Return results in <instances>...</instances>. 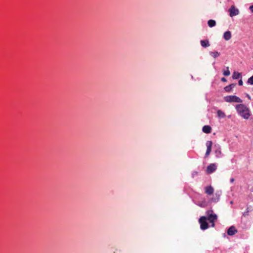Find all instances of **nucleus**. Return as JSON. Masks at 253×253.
Masks as SVG:
<instances>
[{
  "mask_svg": "<svg viewBox=\"0 0 253 253\" xmlns=\"http://www.w3.org/2000/svg\"><path fill=\"white\" fill-rule=\"evenodd\" d=\"M235 108L238 114L245 119H248L251 115L250 109L243 104L237 105Z\"/></svg>",
  "mask_w": 253,
  "mask_h": 253,
  "instance_id": "1",
  "label": "nucleus"
},
{
  "mask_svg": "<svg viewBox=\"0 0 253 253\" xmlns=\"http://www.w3.org/2000/svg\"><path fill=\"white\" fill-rule=\"evenodd\" d=\"M224 100L225 101L228 103H242L243 102L241 98L235 95H228L225 96L224 97Z\"/></svg>",
  "mask_w": 253,
  "mask_h": 253,
  "instance_id": "2",
  "label": "nucleus"
},
{
  "mask_svg": "<svg viewBox=\"0 0 253 253\" xmlns=\"http://www.w3.org/2000/svg\"><path fill=\"white\" fill-rule=\"evenodd\" d=\"M208 215V219L209 221L212 223L211 226L213 227L214 226V222L217 219V216L215 214L212 213V211H209L207 212Z\"/></svg>",
  "mask_w": 253,
  "mask_h": 253,
  "instance_id": "3",
  "label": "nucleus"
},
{
  "mask_svg": "<svg viewBox=\"0 0 253 253\" xmlns=\"http://www.w3.org/2000/svg\"><path fill=\"white\" fill-rule=\"evenodd\" d=\"M199 222L200 223L201 228L202 230H205L208 228L209 225L207 222V218L205 216H202L199 219Z\"/></svg>",
  "mask_w": 253,
  "mask_h": 253,
  "instance_id": "4",
  "label": "nucleus"
},
{
  "mask_svg": "<svg viewBox=\"0 0 253 253\" xmlns=\"http://www.w3.org/2000/svg\"><path fill=\"white\" fill-rule=\"evenodd\" d=\"M229 12L231 17L237 15L239 14V10L237 8H236L234 6H231L229 9Z\"/></svg>",
  "mask_w": 253,
  "mask_h": 253,
  "instance_id": "5",
  "label": "nucleus"
},
{
  "mask_svg": "<svg viewBox=\"0 0 253 253\" xmlns=\"http://www.w3.org/2000/svg\"><path fill=\"white\" fill-rule=\"evenodd\" d=\"M216 169V166L214 164H210L207 168V172L211 173L214 171Z\"/></svg>",
  "mask_w": 253,
  "mask_h": 253,
  "instance_id": "6",
  "label": "nucleus"
},
{
  "mask_svg": "<svg viewBox=\"0 0 253 253\" xmlns=\"http://www.w3.org/2000/svg\"><path fill=\"white\" fill-rule=\"evenodd\" d=\"M205 189L206 193L208 195H211L214 192V189L213 187H211V186L206 187Z\"/></svg>",
  "mask_w": 253,
  "mask_h": 253,
  "instance_id": "7",
  "label": "nucleus"
},
{
  "mask_svg": "<svg viewBox=\"0 0 253 253\" xmlns=\"http://www.w3.org/2000/svg\"><path fill=\"white\" fill-rule=\"evenodd\" d=\"M237 231L235 228L233 226H231L228 229L227 233L229 235L231 236L234 235L236 233H237Z\"/></svg>",
  "mask_w": 253,
  "mask_h": 253,
  "instance_id": "8",
  "label": "nucleus"
},
{
  "mask_svg": "<svg viewBox=\"0 0 253 253\" xmlns=\"http://www.w3.org/2000/svg\"><path fill=\"white\" fill-rule=\"evenodd\" d=\"M223 38L226 41H228L231 38V32L228 31L224 33L223 35Z\"/></svg>",
  "mask_w": 253,
  "mask_h": 253,
  "instance_id": "9",
  "label": "nucleus"
},
{
  "mask_svg": "<svg viewBox=\"0 0 253 253\" xmlns=\"http://www.w3.org/2000/svg\"><path fill=\"white\" fill-rule=\"evenodd\" d=\"M211 127L209 126H205L203 127V131L206 133H209L211 132Z\"/></svg>",
  "mask_w": 253,
  "mask_h": 253,
  "instance_id": "10",
  "label": "nucleus"
},
{
  "mask_svg": "<svg viewBox=\"0 0 253 253\" xmlns=\"http://www.w3.org/2000/svg\"><path fill=\"white\" fill-rule=\"evenodd\" d=\"M201 45L204 47H207L210 46L209 42L208 40H202L201 41Z\"/></svg>",
  "mask_w": 253,
  "mask_h": 253,
  "instance_id": "11",
  "label": "nucleus"
},
{
  "mask_svg": "<svg viewBox=\"0 0 253 253\" xmlns=\"http://www.w3.org/2000/svg\"><path fill=\"white\" fill-rule=\"evenodd\" d=\"M235 84H230L229 85H228V86H226V87H224V90L226 91V92H230L232 90V88L235 86Z\"/></svg>",
  "mask_w": 253,
  "mask_h": 253,
  "instance_id": "12",
  "label": "nucleus"
},
{
  "mask_svg": "<svg viewBox=\"0 0 253 253\" xmlns=\"http://www.w3.org/2000/svg\"><path fill=\"white\" fill-rule=\"evenodd\" d=\"M218 117L220 118H224L225 117V114L221 110H218L217 112Z\"/></svg>",
  "mask_w": 253,
  "mask_h": 253,
  "instance_id": "13",
  "label": "nucleus"
},
{
  "mask_svg": "<svg viewBox=\"0 0 253 253\" xmlns=\"http://www.w3.org/2000/svg\"><path fill=\"white\" fill-rule=\"evenodd\" d=\"M232 77L234 79H238L241 77V75L240 73L234 72L233 74Z\"/></svg>",
  "mask_w": 253,
  "mask_h": 253,
  "instance_id": "14",
  "label": "nucleus"
},
{
  "mask_svg": "<svg viewBox=\"0 0 253 253\" xmlns=\"http://www.w3.org/2000/svg\"><path fill=\"white\" fill-rule=\"evenodd\" d=\"M210 54L214 58L217 57L220 55V53L217 51L210 52Z\"/></svg>",
  "mask_w": 253,
  "mask_h": 253,
  "instance_id": "15",
  "label": "nucleus"
},
{
  "mask_svg": "<svg viewBox=\"0 0 253 253\" xmlns=\"http://www.w3.org/2000/svg\"><path fill=\"white\" fill-rule=\"evenodd\" d=\"M208 25L210 27H212L215 25L216 22L213 20H210L208 21Z\"/></svg>",
  "mask_w": 253,
  "mask_h": 253,
  "instance_id": "16",
  "label": "nucleus"
},
{
  "mask_svg": "<svg viewBox=\"0 0 253 253\" xmlns=\"http://www.w3.org/2000/svg\"><path fill=\"white\" fill-rule=\"evenodd\" d=\"M199 206L204 208L206 207L207 206V203L206 201H202V202H199L197 204Z\"/></svg>",
  "mask_w": 253,
  "mask_h": 253,
  "instance_id": "17",
  "label": "nucleus"
},
{
  "mask_svg": "<svg viewBox=\"0 0 253 253\" xmlns=\"http://www.w3.org/2000/svg\"><path fill=\"white\" fill-rule=\"evenodd\" d=\"M223 74L225 76H229L230 74V72L229 70V68L228 67H226V70H224L223 71Z\"/></svg>",
  "mask_w": 253,
  "mask_h": 253,
  "instance_id": "18",
  "label": "nucleus"
},
{
  "mask_svg": "<svg viewBox=\"0 0 253 253\" xmlns=\"http://www.w3.org/2000/svg\"><path fill=\"white\" fill-rule=\"evenodd\" d=\"M212 145V142L211 141H208L206 142V146L207 149H211V146Z\"/></svg>",
  "mask_w": 253,
  "mask_h": 253,
  "instance_id": "19",
  "label": "nucleus"
},
{
  "mask_svg": "<svg viewBox=\"0 0 253 253\" xmlns=\"http://www.w3.org/2000/svg\"><path fill=\"white\" fill-rule=\"evenodd\" d=\"M248 83L252 85L253 84V76L248 79Z\"/></svg>",
  "mask_w": 253,
  "mask_h": 253,
  "instance_id": "20",
  "label": "nucleus"
},
{
  "mask_svg": "<svg viewBox=\"0 0 253 253\" xmlns=\"http://www.w3.org/2000/svg\"><path fill=\"white\" fill-rule=\"evenodd\" d=\"M215 153L216 154V156L217 157H219V155L221 154V151L220 150V148L217 149L216 151H215Z\"/></svg>",
  "mask_w": 253,
  "mask_h": 253,
  "instance_id": "21",
  "label": "nucleus"
},
{
  "mask_svg": "<svg viewBox=\"0 0 253 253\" xmlns=\"http://www.w3.org/2000/svg\"><path fill=\"white\" fill-rule=\"evenodd\" d=\"M211 152V149H207L205 156L206 157L210 155Z\"/></svg>",
  "mask_w": 253,
  "mask_h": 253,
  "instance_id": "22",
  "label": "nucleus"
},
{
  "mask_svg": "<svg viewBox=\"0 0 253 253\" xmlns=\"http://www.w3.org/2000/svg\"><path fill=\"white\" fill-rule=\"evenodd\" d=\"M238 84H239V85H243V81H242V80H239V81L238 82Z\"/></svg>",
  "mask_w": 253,
  "mask_h": 253,
  "instance_id": "23",
  "label": "nucleus"
},
{
  "mask_svg": "<svg viewBox=\"0 0 253 253\" xmlns=\"http://www.w3.org/2000/svg\"><path fill=\"white\" fill-rule=\"evenodd\" d=\"M218 199H219V198H218V197L217 198V200H216V199H214V198H212V199H211V201H213V202H216L218 201Z\"/></svg>",
  "mask_w": 253,
  "mask_h": 253,
  "instance_id": "24",
  "label": "nucleus"
},
{
  "mask_svg": "<svg viewBox=\"0 0 253 253\" xmlns=\"http://www.w3.org/2000/svg\"><path fill=\"white\" fill-rule=\"evenodd\" d=\"M250 9L253 12V5L250 7Z\"/></svg>",
  "mask_w": 253,
  "mask_h": 253,
  "instance_id": "25",
  "label": "nucleus"
},
{
  "mask_svg": "<svg viewBox=\"0 0 253 253\" xmlns=\"http://www.w3.org/2000/svg\"><path fill=\"white\" fill-rule=\"evenodd\" d=\"M246 96L249 98V99H251V96L248 94H246Z\"/></svg>",
  "mask_w": 253,
  "mask_h": 253,
  "instance_id": "26",
  "label": "nucleus"
},
{
  "mask_svg": "<svg viewBox=\"0 0 253 253\" xmlns=\"http://www.w3.org/2000/svg\"><path fill=\"white\" fill-rule=\"evenodd\" d=\"M221 81H222V82H226V79L225 78H222L221 79Z\"/></svg>",
  "mask_w": 253,
  "mask_h": 253,
  "instance_id": "27",
  "label": "nucleus"
},
{
  "mask_svg": "<svg viewBox=\"0 0 253 253\" xmlns=\"http://www.w3.org/2000/svg\"><path fill=\"white\" fill-rule=\"evenodd\" d=\"M234 181V178H231V179H230V181H231V182H233Z\"/></svg>",
  "mask_w": 253,
  "mask_h": 253,
  "instance_id": "28",
  "label": "nucleus"
}]
</instances>
